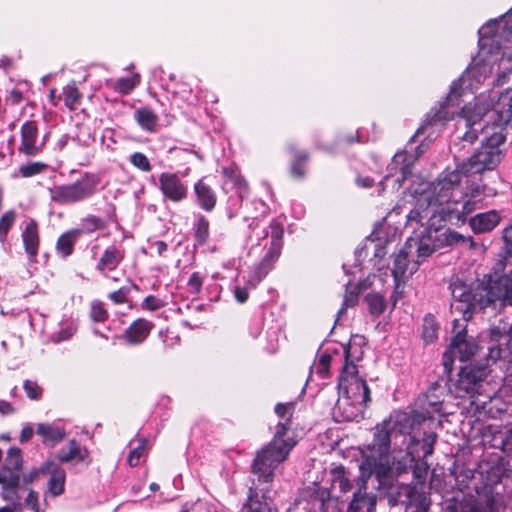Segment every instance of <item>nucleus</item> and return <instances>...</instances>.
I'll use <instances>...</instances> for the list:
<instances>
[{"instance_id": "obj_1", "label": "nucleus", "mask_w": 512, "mask_h": 512, "mask_svg": "<svg viewBox=\"0 0 512 512\" xmlns=\"http://www.w3.org/2000/svg\"><path fill=\"white\" fill-rule=\"evenodd\" d=\"M511 12L512 8L499 19L489 20L478 30V58H474L459 79L451 84L445 100L426 114L418 132H422L428 126L443 127L457 113L456 107L459 105V98L466 91L473 93L478 90L481 84L492 75L495 67L499 69L498 62L499 60L503 61L504 57L500 41L512 37V22L509 23L506 19Z\"/></svg>"}, {"instance_id": "obj_2", "label": "nucleus", "mask_w": 512, "mask_h": 512, "mask_svg": "<svg viewBox=\"0 0 512 512\" xmlns=\"http://www.w3.org/2000/svg\"><path fill=\"white\" fill-rule=\"evenodd\" d=\"M505 269L506 260H499L474 292L459 279L453 281L450 284L452 308L462 312L464 320L467 321L474 310L484 309L496 301L501 305L512 306V268L507 272H504Z\"/></svg>"}, {"instance_id": "obj_3", "label": "nucleus", "mask_w": 512, "mask_h": 512, "mask_svg": "<svg viewBox=\"0 0 512 512\" xmlns=\"http://www.w3.org/2000/svg\"><path fill=\"white\" fill-rule=\"evenodd\" d=\"M461 180L459 171H450L436 182H422L418 188H413V193L429 196L427 203L443 213L444 223H465L467 217L480 208L481 201L464 195Z\"/></svg>"}, {"instance_id": "obj_4", "label": "nucleus", "mask_w": 512, "mask_h": 512, "mask_svg": "<svg viewBox=\"0 0 512 512\" xmlns=\"http://www.w3.org/2000/svg\"><path fill=\"white\" fill-rule=\"evenodd\" d=\"M411 194L415 199V204L407 215V225L412 227L415 223L422 230L416 232V228L413 227L415 236L409 237L405 245L406 249L413 251L421 262L442 246L443 240L440 231L444 228L445 223L443 213L436 209L433 204L429 205L427 203L429 196L414 194L413 189Z\"/></svg>"}, {"instance_id": "obj_5", "label": "nucleus", "mask_w": 512, "mask_h": 512, "mask_svg": "<svg viewBox=\"0 0 512 512\" xmlns=\"http://www.w3.org/2000/svg\"><path fill=\"white\" fill-rule=\"evenodd\" d=\"M460 117L465 121L467 129L462 139L469 143L476 141L479 133L484 132L490 123L501 128L512 120V89L501 93L495 103H486L482 95L476 97L474 103L462 107Z\"/></svg>"}, {"instance_id": "obj_6", "label": "nucleus", "mask_w": 512, "mask_h": 512, "mask_svg": "<svg viewBox=\"0 0 512 512\" xmlns=\"http://www.w3.org/2000/svg\"><path fill=\"white\" fill-rule=\"evenodd\" d=\"M394 433L391 419L378 424L371 444L367 446V451L363 452L359 466L364 477L375 476L379 487L386 486L391 479L390 446Z\"/></svg>"}, {"instance_id": "obj_7", "label": "nucleus", "mask_w": 512, "mask_h": 512, "mask_svg": "<svg viewBox=\"0 0 512 512\" xmlns=\"http://www.w3.org/2000/svg\"><path fill=\"white\" fill-rule=\"evenodd\" d=\"M338 393L337 406L343 409L345 419L358 421L363 418L370 401V390L366 381L358 375L355 366H343L338 379Z\"/></svg>"}, {"instance_id": "obj_8", "label": "nucleus", "mask_w": 512, "mask_h": 512, "mask_svg": "<svg viewBox=\"0 0 512 512\" xmlns=\"http://www.w3.org/2000/svg\"><path fill=\"white\" fill-rule=\"evenodd\" d=\"M290 428V420L280 421L271 442L262 448L252 463V474L263 485L271 484L275 468L283 462L295 445L292 439H283Z\"/></svg>"}, {"instance_id": "obj_9", "label": "nucleus", "mask_w": 512, "mask_h": 512, "mask_svg": "<svg viewBox=\"0 0 512 512\" xmlns=\"http://www.w3.org/2000/svg\"><path fill=\"white\" fill-rule=\"evenodd\" d=\"M505 140L502 132L494 131L467 161L458 165L453 171H459L460 179H462L463 176L495 169L503 158L501 145Z\"/></svg>"}, {"instance_id": "obj_10", "label": "nucleus", "mask_w": 512, "mask_h": 512, "mask_svg": "<svg viewBox=\"0 0 512 512\" xmlns=\"http://www.w3.org/2000/svg\"><path fill=\"white\" fill-rule=\"evenodd\" d=\"M421 126L417 129L411 141L407 144L404 150L397 152L391 162L387 166V174L384 176V181L388 185L391 183L393 189H399L402 183L412 175V169L418 157L423 153L421 146L413 147L414 138L428 133L431 137L436 131L442 127L428 126L422 132H418Z\"/></svg>"}, {"instance_id": "obj_11", "label": "nucleus", "mask_w": 512, "mask_h": 512, "mask_svg": "<svg viewBox=\"0 0 512 512\" xmlns=\"http://www.w3.org/2000/svg\"><path fill=\"white\" fill-rule=\"evenodd\" d=\"M100 183L101 178L99 174L84 172L76 181L56 185L50 189V199L60 205L84 202L97 193Z\"/></svg>"}, {"instance_id": "obj_12", "label": "nucleus", "mask_w": 512, "mask_h": 512, "mask_svg": "<svg viewBox=\"0 0 512 512\" xmlns=\"http://www.w3.org/2000/svg\"><path fill=\"white\" fill-rule=\"evenodd\" d=\"M269 228L271 230L270 246L263 259L251 268L247 277V285L252 288L256 287L266 277L282 251L283 226L277 222H272Z\"/></svg>"}, {"instance_id": "obj_13", "label": "nucleus", "mask_w": 512, "mask_h": 512, "mask_svg": "<svg viewBox=\"0 0 512 512\" xmlns=\"http://www.w3.org/2000/svg\"><path fill=\"white\" fill-rule=\"evenodd\" d=\"M453 329L456 334L452 338L448 350L443 355L444 370L447 373L451 372L455 358H458L461 362H466L470 360L478 350V345L473 339H466V328H460L459 320L455 319L453 321Z\"/></svg>"}, {"instance_id": "obj_14", "label": "nucleus", "mask_w": 512, "mask_h": 512, "mask_svg": "<svg viewBox=\"0 0 512 512\" xmlns=\"http://www.w3.org/2000/svg\"><path fill=\"white\" fill-rule=\"evenodd\" d=\"M485 377V367H463L458 373V378L455 381L451 380L449 390L459 398L466 396L475 398V394L478 393L481 382ZM471 403L475 404L476 400L473 399Z\"/></svg>"}, {"instance_id": "obj_15", "label": "nucleus", "mask_w": 512, "mask_h": 512, "mask_svg": "<svg viewBox=\"0 0 512 512\" xmlns=\"http://www.w3.org/2000/svg\"><path fill=\"white\" fill-rule=\"evenodd\" d=\"M478 474L483 484L480 490L497 491L502 479L508 476V461L502 456L492 455L479 463Z\"/></svg>"}, {"instance_id": "obj_16", "label": "nucleus", "mask_w": 512, "mask_h": 512, "mask_svg": "<svg viewBox=\"0 0 512 512\" xmlns=\"http://www.w3.org/2000/svg\"><path fill=\"white\" fill-rule=\"evenodd\" d=\"M158 189L163 200L173 203L182 202L188 197V184L175 172H162L158 178Z\"/></svg>"}, {"instance_id": "obj_17", "label": "nucleus", "mask_w": 512, "mask_h": 512, "mask_svg": "<svg viewBox=\"0 0 512 512\" xmlns=\"http://www.w3.org/2000/svg\"><path fill=\"white\" fill-rule=\"evenodd\" d=\"M477 498L466 500L461 512H498L503 502L501 491L477 489Z\"/></svg>"}, {"instance_id": "obj_18", "label": "nucleus", "mask_w": 512, "mask_h": 512, "mask_svg": "<svg viewBox=\"0 0 512 512\" xmlns=\"http://www.w3.org/2000/svg\"><path fill=\"white\" fill-rule=\"evenodd\" d=\"M21 142L19 153L27 157H36L45 147V139H39L38 126L35 121H25L20 129Z\"/></svg>"}, {"instance_id": "obj_19", "label": "nucleus", "mask_w": 512, "mask_h": 512, "mask_svg": "<svg viewBox=\"0 0 512 512\" xmlns=\"http://www.w3.org/2000/svg\"><path fill=\"white\" fill-rule=\"evenodd\" d=\"M413 256V251L406 249L404 244L393 260L392 275L394 281H406L418 270L420 261L418 259L410 260Z\"/></svg>"}, {"instance_id": "obj_20", "label": "nucleus", "mask_w": 512, "mask_h": 512, "mask_svg": "<svg viewBox=\"0 0 512 512\" xmlns=\"http://www.w3.org/2000/svg\"><path fill=\"white\" fill-rule=\"evenodd\" d=\"M371 477H364L360 472L359 487L353 493L347 512H374L376 497L367 493V482Z\"/></svg>"}, {"instance_id": "obj_21", "label": "nucleus", "mask_w": 512, "mask_h": 512, "mask_svg": "<svg viewBox=\"0 0 512 512\" xmlns=\"http://www.w3.org/2000/svg\"><path fill=\"white\" fill-rule=\"evenodd\" d=\"M125 258V249L121 244H112L102 253L96 264V270L102 275L107 276L108 272L117 269Z\"/></svg>"}, {"instance_id": "obj_22", "label": "nucleus", "mask_w": 512, "mask_h": 512, "mask_svg": "<svg viewBox=\"0 0 512 512\" xmlns=\"http://www.w3.org/2000/svg\"><path fill=\"white\" fill-rule=\"evenodd\" d=\"M419 444L420 442L417 438L412 437L407 445L406 453L400 457H393L392 462L390 461V465L392 466L391 479L386 485L391 483L394 476H398L401 473L406 472L409 467H412L416 459H420L421 455H419L417 450Z\"/></svg>"}, {"instance_id": "obj_23", "label": "nucleus", "mask_w": 512, "mask_h": 512, "mask_svg": "<svg viewBox=\"0 0 512 512\" xmlns=\"http://www.w3.org/2000/svg\"><path fill=\"white\" fill-rule=\"evenodd\" d=\"M153 327L151 321L139 318L133 321L119 338L128 345H139L146 340Z\"/></svg>"}, {"instance_id": "obj_24", "label": "nucleus", "mask_w": 512, "mask_h": 512, "mask_svg": "<svg viewBox=\"0 0 512 512\" xmlns=\"http://www.w3.org/2000/svg\"><path fill=\"white\" fill-rule=\"evenodd\" d=\"M270 491V484H260L253 478L252 486L249 489L248 505L253 512H270V505L268 500Z\"/></svg>"}, {"instance_id": "obj_25", "label": "nucleus", "mask_w": 512, "mask_h": 512, "mask_svg": "<svg viewBox=\"0 0 512 512\" xmlns=\"http://www.w3.org/2000/svg\"><path fill=\"white\" fill-rule=\"evenodd\" d=\"M60 463H81L87 462L89 458V451L86 447L82 446L76 439H70L67 446L60 448L55 455Z\"/></svg>"}, {"instance_id": "obj_26", "label": "nucleus", "mask_w": 512, "mask_h": 512, "mask_svg": "<svg viewBox=\"0 0 512 512\" xmlns=\"http://www.w3.org/2000/svg\"><path fill=\"white\" fill-rule=\"evenodd\" d=\"M501 222V215L497 210L478 213L469 218L468 223L475 234H484L493 231Z\"/></svg>"}, {"instance_id": "obj_27", "label": "nucleus", "mask_w": 512, "mask_h": 512, "mask_svg": "<svg viewBox=\"0 0 512 512\" xmlns=\"http://www.w3.org/2000/svg\"><path fill=\"white\" fill-rule=\"evenodd\" d=\"M21 237L29 262H36L40 237L38 223L34 219H31L26 224Z\"/></svg>"}, {"instance_id": "obj_28", "label": "nucleus", "mask_w": 512, "mask_h": 512, "mask_svg": "<svg viewBox=\"0 0 512 512\" xmlns=\"http://www.w3.org/2000/svg\"><path fill=\"white\" fill-rule=\"evenodd\" d=\"M115 216V207L113 204H108L106 207V219L99 216L88 214L80 221V227L76 230L80 231V236L83 233H93L98 230L106 228L108 221H112Z\"/></svg>"}, {"instance_id": "obj_29", "label": "nucleus", "mask_w": 512, "mask_h": 512, "mask_svg": "<svg viewBox=\"0 0 512 512\" xmlns=\"http://www.w3.org/2000/svg\"><path fill=\"white\" fill-rule=\"evenodd\" d=\"M36 433L41 437L42 443L49 447H55L67 435L65 428L55 423H39Z\"/></svg>"}, {"instance_id": "obj_30", "label": "nucleus", "mask_w": 512, "mask_h": 512, "mask_svg": "<svg viewBox=\"0 0 512 512\" xmlns=\"http://www.w3.org/2000/svg\"><path fill=\"white\" fill-rule=\"evenodd\" d=\"M193 189L197 205L206 212L213 211L217 203L215 191L203 179L198 180Z\"/></svg>"}, {"instance_id": "obj_31", "label": "nucleus", "mask_w": 512, "mask_h": 512, "mask_svg": "<svg viewBox=\"0 0 512 512\" xmlns=\"http://www.w3.org/2000/svg\"><path fill=\"white\" fill-rule=\"evenodd\" d=\"M365 338L362 335H353L347 345L344 346L343 366H356V362L362 360L364 355Z\"/></svg>"}, {"instance_id": "obj_32", "label": "nucleus", "mask_w": 512, "mask_h": 512, "mask_svg": "<svg viewBox=\"0 0 512 512\" xmlns=\"http://www.w3.org/2000/svg\"><path fill=\"white\" fill-rule=\"evenodd\" d=\"M20 482L19 472L2 468L0 470V484L3 489L4 498L14 500L17 498L16 488Z\"/></svg>"}, {"instance_id": "obj_33", "label": "nucleus", "mask_w": 512, "mask_h": 512, "mask_svg": "<svg viewBox=\"0 0 512 512\" xmlns=\"http://www.w3.org/2000/svg\"><path fill=\"white\" fill-rule=\"evenodd\" d=\"M79 238L80 231L78 230L71 229L62 233L56 242L57 254L63 259L69 257L73 253L74 246Z\"/></svg>"}, {"instance_id": "obj_34", "label": "nucleus", "mask_w": 512, "mask_h": 512, "mask_svg": "<svg viewBox=\"0 0 512 512\" xmlns=\"http://www.w3.org/2000/svg\"><path fill=\"white\" fill-rule=\"evenodd\" d=\"M192 229L194 247H204L205 245H207L210 237L209 220L204 215H196Z\"/></svg>"}, {"instance_id": "obj_35", "label": "nucleus", "mask_w": 512, "mask_h": 512, "mask_svg": "<svg viewBox=\"0 0 512 512\" xmlns=\"http://www.w3.org/2000/svg\"><path fill=\"white\" fill-rule=\"evenodd\" d=\"M50 478L47 483V491L53 496L58 497L65 491L66 472L63 468L54 465L51 467Z\"/></svg>"}, {"instance_id": "obj_36", "label": "nucleus", "mask_w": 512, "mask_h": 512, "mask_svg": "<svg viewBox=\"0 0 512 512\" xmlns=\"http://www.w3.org/2000/svg\"><path fill=\"white\" fill-rule=\"evenodd\" d=\"M134 120L146 132H155L158 126V116L149 107H140L134 112Z\"/></svg>"}, {"instance_id": "obj_37", "label": "nucleus", "mask_w": 512, "mask_h": 512, "mask_svg": "<svg viewBox=\"0 0 512 512\" xmlns=\"http://www.w3.org/2000/svg\"><path fill=\"white\" fill-rule=\"evenodd\" d=\"M222 174L226 178L225 184L231 183L241 199L248 195V184L236 168L223 167Z\"/></svg>"}, {"instance_id": "obj_38", "label": "nucleus", "mask_w": 512, "mask_h": 512, "mask_svg": "<svg viewBox=\"0 0 512 512\" xmlns=\"http://www.w3.org/2000/svg\"><path fill=\"white\" fill-rule=\"evenodd\" d=\"M140 75L133 74L127 77H121L117 80H107L106 85L121 95H128L139 84Z\"/></svg>"}, {"instance_id": "obj_39", "label": "nucleus", "mask_w": 512, "mask_h": 512, "mask_svg": "<svg viewBox=\"0 0 512 512\" xmlns=\"http://www.w3.org/2000/svg\"><path fill=\"white\" fill-rule=\"evenodd\" d=\"M289 153L293 156L291 163V173L295 178H303L306 173V163L308 154L304 151H296L294 146L288 147Z\"/></svg>"}, {"instance_id": "obj_40", "label": "nucleus", "mask_w": 512, "mask_h": 512, "mask_svg": "<svg viewBox=\"0 0 512 512\" xmlns=\"http://www.w3.org/2000/svg\"><path fill=\"white\" fill-rule=\"evenodd\" d=\"M439 324L432 314H427L423 318L422 338L425 344L434 342L438 338Z\"/></svg>"}, {"instance_id": "obj_41", "label": "nucleus", "mask_w": 512, "mask_h": 512, "mask_svg": "<svg viewBox=\"0 0 512 512\" xmlns=\"http://www.w3.org/2000/svg\"><path fill=\"white\" fill-rule=\"evenodd\" d=\"M369 313L374 317L382 315L386 309V301L383 295L377 292L368 293L365 296Z\"/></svg>"}, {"instance_id": "obj_42", "label": "nucleus", "mask_w": 512, "mask_h": 512, "mask_svg": "<svg viewBox=\"0 0 512 512\" xmlns=\"http://www.w3.org/2000/svg\"><path fill=\"white\" fill-rule=\"evenodd\" d=\"M63 98L65 106L69 110H75L80 103L81 93L76 87L75 82H71L63 88Z\"/></svg>"}, {"instance_id": "obj_43", "label": "nucleus", "mask_w": 512, "mask_h": 512, "mask_svg": "<svg viewBox=\"0 0 512 512\" xmlns=\"http://www.w3.org/2000/svg\"><path fill=\"white\" fill-rule=\"evenodd\" d=\"M368 286H369V284H366V281H364L363 283H359L357 291H348V290L346 291L344 299H343L342 306H341V308L337 312V319H336V321L340 320L341 316L343 314H345L346 310L349 307H353V306H355L357 304V302H358V293L361 290L366 289Z\"/></svg>"}, {"instance_id": "obj_44", "label": "nucleus", "mask_w": 512, "mask_h": 512, "mask_svg": "<svg viewBox=\"0 0 512 512\" xmlns=\"http://www.w3.org/2000/svg\"><path fill=\"white\" fill-rule=\"evenodd\" d=\"M22 451L17 447H10L7 451L5 458L4 469L14 470L19 472L22 467Z\"/></svg>"}, {"instance_id": "obj_45", "label": "nucleus", "mask_w": 512, "mask_h": 512, "mask_svg": "<svg viewBox=\"0 0 512 512\" xmlns=\"http://www.w3.org/2000/svg\"><path fill=\"white\" fill-rule=\"evenodd\" d=\"M16 221L15 210L6 211L0 218V242L4 243L7 239L10 229Z\"/></svg>"}, {"instance_id": "obj_46", "label": "nucleus", "mask_w": 512, "mask_h": 512, "mask_svg": "<svg viewBox=\"0 0 512 512\" xmlns=\"http://www.w3.org/2000/svg\"><path fill=\"white\" fill-rule=\"evenodd\" d=\"M420 444L417 447L418 453L420 454V450L422 451V457L427 458L428 456L433 454L434 445L437 440V434L435 432H425L424 436L421 440L417 439Z\"/></svg>"}, {"instance_id": "obj_47", "label": "nucleus", "mask_w": 512, "mask_h": 512, "mask_svg": "<svg viewBox=\"0 0 512 512\" xmlns=\"http://www.w3.org/2000/svg\"><path fill=\"white\" fill-rule=\"evenodd\" d=\"M47 167L48 165L43 162H28L19 167V174L28 178L42 173Z\"/></svg>"}, {"instance_id": "obj_48", "label": "nucleus", "mask_w": 512, "mask_h": 512, "mask_svg": "<svg viewBox=\"0 0 512 512\" xmlns=\"http://www.w3.org/2000/svg\"><path fill=\"white\" fill-rule=\"evenodd\" d=\"M77 330V325L74 321H66L61 325L59 331L55 332L52 339L55 342H62L70 339Z\"/></svg>"}, {"instance_id": "obj_49", "label": "nucleus", "mask_w": 512, "mask_h": 512, "mask_svg": "<svg viewBox=\"0 0 512 512\" xmlns=\"http://www.w3.org/2000/svg\"><path fill=\"white\" fill-rule=\"evenodd\" d=\"M52 466L53 462L51 460L45 461L40 467L33 468L29 472L25 473L23 475V481L26 484L34 482L40 477V475L47 474L51 470Z\"/></svg>"}, {"instance_id": "obj_50", "label": "nucleus", "mask_w": 512, "mask_h": 512, "mask_svg": "<svg viewBox=\"0 0 512 512\" xmlns=\"http://www.w3.org/2000/svg\"><path fill=\"white\" fill-rule=\"evenodd\" d=\"M494 440L499 441V448L504 453H512V427L504 431H499L494 435Z\"/></svg>"}, {"instance_id": "obj_51", "label": "nucleus", "mask_w": 512, "mask_h": 512, "mask_svg": "<svg viewBox=\"0 0 512 512\" xmlns=\"http://www.w3.org/2000/svg\"><path fill=\"white\" fill-rule=\"evenodd\" d=\"M248 228L251 230V234L248 235V240L250 242H253L254 240L259 241L260 239H265L268 236L267 229L265 227H260V221L257 216L252 218Z\"/></svg>"}, {"instance_id": "obj_52", "label": "nucleus", "mask_w": 512, "mask_h": 512, "mask_svg": "<svg viewBox=\"0 0 512 512\" xmlns=\"http://www.w3.org/2000/svg\"><path fill=\"white\" fill-rule=\"evenodd\" d=\"M446 241L450 245H467L474 248L476 243L471 236H464L456 231H450L446 235Z\"/></svg>"}, {"instance_id": "obj_53", "label": "nucleus", "mask_w": 512, "mask_h": 512, "mask_svg": "<svg viewBox=\"0 0 512 512\" xmlns=\"http://www.w3.org/2000/svg\"><path fill=\"white\" fill-rule=\"evenodd\" d=\"M23 389L30 400L38 401L42 398L43 389L36 381L25 380L23 382Z\"/></svg>"}, {"instance_id": "obj_54", "label": "nucleus", "mask_w": 512, "mask_h": 512, "mask_svg": "<svg viewBox=\"0 0 512 512\" xmlns=\"http://www.w3.org/2000/svg\"><path fill=\"white\" fill-rule=\"evenodd\" d=\"M130 163L142 172H150L152 170L151 163L147 156L141 152H134L130 155Z\"/></svg>"}, {"instance_id": "obj_55", "label": "nucleus", "mask_w": 512, "mask_h": 512, "mask_svg": "<svg viewBox=\"0 0 512 512\" xmlns=\"http://www.w3.org/2000/svg\"><path fill=\"white\" fill-rule=\"evenodd\" d=\"M146 446L147 440L145 438H141L138 445L130 451L127 462L131 467H135L139 464L140 458L145 452Z\"/></svg>"}, {"instance_id": "obj_56", "label": "nucleus", "mask_w": 512, "mask_h": 512, "mask_svg": "<svg viewBox=\"0 0 512 512\" xmlns=\"http://www.w3.org/2000/svg\"><path fill=\"white\" fill-rule=\"evenodd\" d=\"M90 318L93 322H104L108 318V312L104 304L100 301H93L91 303Z\"/></svg>"}, {"instance_id": "obj_57", "label": "nucleus", "mask_w": 512, "mask_h": 512, "mask_svg": "<svg viewBox=\"0 0 512 512\" xmlns=\"http://www.w3.org/2000/svg\"><path fill=\"white\" fill-rule=\"evenodd\" d=\"M331 363V356L327 353H323L318 362L312 367V371L317 373L322 379L326 378L329 372Z\"/></svg>"}, {"instance_id": "obj_58", "label": "nucleus", "mask_w": 512, "mask_h": 512, "mask_svg": "<svg viewBox=\"0 0 512 512\" xmlns=\"http://www.w3.org/2000/svg\"><path fill=\"white\" fill-rule=\"evenodd\" d=\"M204 276L200 272H193L187 282L189 292L199 294L202 290Z\"/></svg>"}, {"instance_id": "obj_59", "label": "nucleus", "mask_w": 512, "mask_h": 512, "mask_svg": "<svg viewBox=\"0 0 512 512\" xmlns=\"http://www.w3.org/2000/svg\"><path fill=\"white\" fill-rule=\"evenodd\" d=\"M294 406L293 402L278 403L275 406V413L282 420H290L294 411Z\"/></svg>"}, {"instance_id": "obj_60", "label": "nucleus", "mask_w": 512, "mask_h": 512, "mask_svg": "<svg viewBox=\"0 0 512 512\" xmlns=\"http://www.w3.org/2000/svg\"><path fill=\"white\" fill-rule=\"evenodd\" d=\"M163 306L164 302L160 298L153 295L147 296L141 304V307L143 309H147L150 311H155L157 309L162 308Z\"/></svg>"}, {"instance_id": "obj_61", "label": "nucleus", "mask_w": 512, "mask_h": 512, "mask_svg": "<svg viewBox=\"0 0 512 512\" xmlns=\"http://www.w3.org/2000/svg\"><path fill=\"white\" fill-rule=\"evenodd\" d=\"M413 467V474L415 475L416 478H424L427 474V470H428V464L427 462L423 461V460H420V461H415L412 465Z\"/></svg>"}, {"instance_id": "obj_62", "label": "nucleus", "mask_w": 512, "mask_h": 512, "mask_svg": "<svg viewBox=\"0 0 512 512\" xmlns=\"http://www.w3.org/2000/svg\"><path fill=\"white\" fill-rule=\"evenodd\" d=\"M503 241L505 244V252L512 256V224L503 230Z\"/></svg>"}, {"instance_id": "obj_63", "label": "nucleus", "mask_w": 512, "mask_h": 512, "mask_svg": "<svg viewBox=\"0 0 512 512\" xmlns=\"http://www.w3.org/2000/svg\"><path fill=\"white\" fill-rule=\"evenodd\" d=\"M109 299L116 304H122L127 301V291L124 288H120L109 294Z\"/></svg>"}, {"instance_id": "obj_64", "label": "nucleus", "mask_w": 512, "mask_h": 512, "mask_svg": "<svg viewBox=\"0 0 512 512\" xmlns=\"http://www.w3.org/2000/svg\"><path fill=\"white\" fill-rule=\"evenodd\" d=\"M25 503L31 510H33L34 512H38V493L31 490L25 499Z\"/></svg>"}]
</instances>
